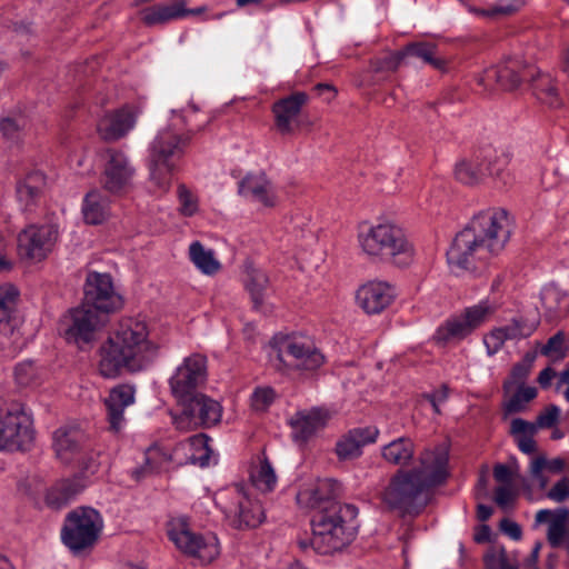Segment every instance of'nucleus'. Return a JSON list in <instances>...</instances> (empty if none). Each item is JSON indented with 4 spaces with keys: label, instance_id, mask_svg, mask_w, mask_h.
Segmentation results:
<instances>
[{
    "label": "nucleus",
    "instance_id": "20",
    "mask_svg": "<svg viewBox=\"0 0 569 569\" xmlns=\"http://www.w3.org/2000/svg\"><path fill=\"white\" fill-rule=\"evenodd\" d=\"M239 194L262 208H273L279 201L272 181L262 172L248 173L238 183Z\"/></svg>",
    "mask_w": 569,
    "mask_h": 569
},
{
    "label": "nucleus",
    "instance_id": "44",
    "mask_svg": "<svg viewBox=\"0 0 569 569\" xmlns=\"http://www.w3.org/2000/svg\"><path fill=\"white\" fill-rule=\"evenodd\" d=\"M177 211L184 218H191L200 213V198L196 191L186 184L177 187Z\"/></svg>",
    "mask_w": 569,
    "mask_h": 569
},
{
    "label": "nucleus",
    "instance_id": "56",
    "mask_svg": "<svg viewBox=\"0 0 569 569\" xmlns=\"http://www.w3.org/2000/svg\"><path fill=\"white\" fill-rule=\"evenodd\" d=\"M349 432L359 442L361 448L376 442L379 435V430L376 427L357 428Z\"/></svg>",
    "mask_w": 569,
    "mask_h": 569
},
{
    "label": "nucleus",
    "instance_id": "10",
    "mask_svg": "<svg viewBox=\"0 0 569 569\" xmlns=\"http://www.w3.org/2000/svg\"><path fill=\"white\" fill-rule=\"evenodd\" d=\"M167 535L178 550L202 563H210L220 555L217 536L194 532L184 517L171 518L167 523Z\"/></svg>",
    "mask_w": 569,
    "mask_h": 569
},
{
    "label": "nucleus",
    "instance_id": "11",
    "mask_svg": "<svg viewBox=\"0 0 569 569\" xmlns=\"http://www.w3.org/2000/svg\"><path fill=\"white\" fill-rule=\"evenodd\" d=\"M277 358L287 368L316 370L325 362V357L313 339L305 335H290L276 340Z\"/></svg>",
    "mask_w": 569,
    "mask_h": 569
},
{
    "label": "nucleus",
    "instance_id": "3",
    "mask_svg": "<svg viewBox=\"0 0 569 569\" xmlns=\"http://www.w3.org/2000/svg\"><path fill=\"white\" fill-rule=\"evenodd\" d=\"M449 452L446 445L426 449L419 466L412 470L398 471L382 492V501L391 509L412 512L426 501L427 491L442 483L448 477Z\"/></svg>",
    "mask_w": 569,
    "mask_h": 569
},
{
    "label": "nucleus",
    "instance_id": "12",
    "mask_svg": "<svg viewBox=\"0 0 569 569\" xmlns=\"http://www.w3.org/2000/svg\"><path fill=\"white\" fill-rule=\"evenodd\" d=\"M103 521L92 508H81L69 513L61 538L72 551H81L91 547L98 539Z\"/></svg>",
    "mask_w": 569,
    "mask_h": 569
},
{
    "label": "nucleus",
    "instance_id": "17",
    "mask_svg": "<svg viewBox=\"0 0 569 569\" xmlns=\"http://www.w3.org/2000/svg\"><path fill=\"white\" fill-rule=\"evenodd\" d=\"M207 358L200 353L191 355L182 361L170 378L172 395L178 401L187 400L193 396L197 387L206 380Z\"/></svg>",
    "mask_w": 569,
    "mask_h": 569
},
{
    "label": "nucleus",
    "instance_id": "1",
    "mask_svg": "<svg viewBox=\"0 0 569 569\" xmlns=\"http://www.w3.org/2000/svg\"><path fill=\"white\" fill-rule=\"evenodd\" d=\"M512 227V217L503 208L480 212L456 236L447 251L450 268L456 272L473 270L475 260H487L500 253L510 239Z\"/></svg>",
    "mask_w": 569,
    "mask_h": 569
},
{
    "label": "nucleus",
    "instance_id": "38",
    "mask_svg": "<svg viewBox=\"0 0 569 569\" xmlns=\"http://www.w3.org/2000/svg\"><path fill=\"white\" fill-rule=\"evenodd\" d=\"M509 161V157L503 152L489 153L482 161L486 177H490L503 186L510 184L512 177L508 170Z\"/></svg>",
    "mask_w": 569,
    "mask_h": 569
},
{
    "label": "nucleus",
    "instance_id": "14",
    "mask_svg": "<svg viewBox=\"0 0 569 569\" xmlns=\"http://www.w3.org/2000/svg\"><path fill=\"white\" fill-rule=\"evenodd\" d=\"M104 320L99 312L86 305L71 309L61 320L59 330L68 342L82 345L91 343Z\"/></svg>",
    "mask_w": 569,
    "mask_h": 569
},
{
    "label": "nucleus",
    "instance_id": "52",
    "mask_svg": "<svg viewBox=\"0 0 569 569\" xmlns=\"http://www.w3.org/2000/svg\"><path fill=\"white\" fill-rule=\"evenodd\" d=\"M531 369V360L527 363H517L511 370L510 377L503 383L506 393H511L516 386L525 385Z\"/></svg>",
    "mask_w": 569,
    "mask_h": 569
},
{
    "label": "nucleus",
    "instance_id": "47",
    "mask_svg": "<svg viewBox=\"0 0 569 569\" xmlns=\"http://www.w3.org/2000/svg\"><path fill=\"white\" fill-rule=\"evenodd\" d=\"M568 513H569L568 510L563 509V510H561V513L557 518L552 519L549 522L547 539H548V542L550 543V546L553 548L560 547L565 542V540L568 536V531H567Z\"/></svg>",
    "mask_w": 569,
    "mask_h": 569
},
{
    "label": "nucleus",
    "instance_id": "9",
    "mask_svg": "<svg viewBox=\"0 0 569 569\" xmlns=\"http://www.w3.org/2000/svg\"><path fill=\"white\" fill-rule=\"evenodd\" d=\"M216 505L227 521L237 529L256 528L264 520V510L243 486L233 485L216 493Z\"/></svg>",
    "mask_w": 569,
    "mask_h": 569
},
{
    "label": "nucleus",
    "instance_id": "6",
    "mask_svg": "<svg viewBox=\"0 0 569 569\" xmlns=\"http://www.w3.org/2000/svg\"><path fill=\"white\" fill-rule=\"evenodd\" d=\"M355 507L332 503L316 513L311 518L310 539L299 540L302 550L311 548L320 555H331L346 547L353 538V531L347 523V517H356Z\"/></svg>",
    "mask_w": 569,
    "mask_h": 569
},
{
    "label": "nucleus",
    "instance_id": "37",
    "mask_svg": "<svg viewBox=\"0 0 569 569\" xmlns=\"http://www.w3.org/2000/svg\"><path fill=\"white\" fill-rule=\"evenodd\" d=\"M565 468V461L561 458L548 460L545 455H538L531 458L529 473L536 480L541 489L548 485V478L545 472L558 473Z\"/></svg>",
    "mask_w": 569,
    "mask_h": 569
},
{
    "label": "nucleus",
    "instance_id": "43",
    "mask_svg": "<svg viewBox=\"0 0 569 569\" xmlns=\"http://www.w3.org/2000/svg\"><path fill=\"white\" fill-rule=\"evenodd\" d=\"M20 300V291L12 283L0 286V323H9L14 319Z\"/></svg>",
    "mask_w": 569,
    "mask_h": 569
},
{
    "label": "nucleus",
    "instance_id": "16",
    "mask_svg": "<svg viewBox=\"0 0 569 569\" xmlns=\"http://www.w3.org/2000/svg\"><path fill=\"white\" fill-rule=\"evenodd\" d=\"M59 236L52 222L31 223L18 234V252L22 258L41 261L52 251Z\"/></svg>",
    "mask_w": 569,
    "mask_h": 569
},
{
    "label": "nucleus",
    "instance_id": "24",
    "mask_svg": "<svg viewBox=\"0 0 569 569\" xmlns=\"http://www.w3.org/2000/svg\"><path fill=\"white\" fill-rule=\"evenodd\" d=\"M533 330L532 327L527 326L519 319H512L505 326L492 328L482 338L487 355L489 357L495 356L502 349L506 341L527 338Z\"/></svg>",
    "mask_w": 569,
    "mask_h": 569
},
{
    "label": "nucleus",
    "instance_id": "5",
    "mask_svg": "<svg viewBox=\"0 0 569 569\" xmlns=\"http://www.w3.org/2000/svg\"><path fill=\"white\" fill-rule=\"evenodd\" d=\"M357 242L361 253L375 262L407 267L412 263L416 256L415 247L405 231L391 222L360 229Z\"/></svg>",
    "mask_w": 569,
    "mask_h": 569
},
{
    "label": "nucleus",
    "instance_id": "57",
    "mask_svg": "<svg viewBox=\"0 0 569 569\" xmlns=\"http://www.w3.org/2000/svg\"><path fill=\"white\" fill-rule=\"evenodd\" d=\"M560 410L557 406H549L542 411L536 421L537 430L539 428H550L552 427L558 418H559Z\"/></svg>",
    "mask_w": 569,
    "mask_h": 569
},
{
    "label": "nucleus",
    "instance_id": "49",
    "mask_svg": "<svg viewBox=\"0 0 569 569\" xmlns=\"http://www.w3.org/2000/svg\"><path fill=\"white\" fill-rule=\"evenodd\" d=\"M486 569H518L517 565L508 559L503 546L491 547L483 556Z\"/></svg>",
    "mask_w": 569,
    "mask_h": 569
},
{
    "label": "nucleus",
    "instance_id": "54",
    "mask_svg": "<svg viewBox=\"0 0 569 569\" xmlns=\"http://www.w3.org/2000/svg\"><path fill=\"white\" fill-rule=\"evenodd\" d=\"M183 403V410L180 415L172 417V422L177 429L182 431H189L196 429L198 426L194 417L187 403V401H180Z\"/></svg>",
    "mask_w": 569,
    "mask_h": 569
},
{
    "label": "nucleus",
    "instance_id": "34",
    "mask_svg": "<svg viewBox=\"0 0 569 569\" xmlns=\"http://www.w3.org/2000/svg\"><path fill=\"white\" fill-rule=\"evenodd\" d=\"M47 186V178L41 171H32L19 182L17 187V197L20 204L28 210L40 199Z\"/></svg>",
    "mask_w": 569,
    "mask_h": 569
},
{
    "label": "nucleus",
    "instance_id": "8",
    "mask_svg": "<svg viewBox=\"0 0 569 569\" xmlns=\"http://www.w3.org/2000/svg\"><path fill=\"white\" fill-rule=\"evenodd\" d=\"M499 297L488 296L477 303L463 308L458 315L438 327L435 339L440 343L459 342L489 322L500 309Z\"/></svg>",
    "mask_w": 569,
    "mask_h": 569
},
{
    "label": "nucleus",
    "instance_id": "55",
    "mask_svg": "<svg viewBox=\"0 0 569 569\" xmlns=\"http://www.w3.org/2000/svg\"><path fill=\"white\" fill-rule=\"evenodd\" d=\"M14 377L20 386L29 385L36 377V368L32 361H23L16 366Z\"/></svg>",
    "mask_w": 569,
    "mask_h": 569
},
{
    "label": "nucleus",
    "instance_id": "28",
    "mask_svg": "<svg viewBox=\"0 0 569 569\" xmlns=\"http://www.w3.org/2000/svg\"><path fill=\"white\" fill-rule=\"evenodd\" d=\"M83 436L76 428L61 427L53 433V448L57 457L64 463H71L81 456L80 443Z\"/></svg>",
    "mask_w": 569,
    "mask_h": 569
},
{
    "label": "nucleus",
    "instance_id": "21",
    "mask_svg": "<svg viewBox=\"0 0 569 569\" xmlns=\"http://www.w3.org/2000/svg\"><path fill=\"white\" fill-rule=\"evenodd\" d=\"M395 298V287L381 280L368 281L360 286L356 292L357 305L368 315L382 312Z\"/></svg>",
    "mask_w": 569,
    "mask_h": 569
},
{
    "label": "nucleus",
    "instance_id": "60",
    "mask_svg": "<svg viewBox=\"0 0 569 569\" xmlns=\"http://www.w3.org/2000/svg\"><path fill=\"white\" fill-rule=\"evenodd\" d=\"M518 471V466H515L512 469L511 467H508L502 463H498L493 468V477L496 481L500 482L501 485H513L512 478L515 473Z\"/></svg>",
    "mask_w": 569,
    "mask_h": 569
},
{
    "label": "nucleus",
    "instance_id": "32",
    "mask_svg": "<svg viewBox=\"0 0 569 569\" xmlns=\"http://www.w3.org/2000/svg\"><path fill=\"white\" fill-rule=\"evenodd\" d=\"M86 486L83 479L79 477L60 480L48 489L46 503L50 508L60 509L82 492Z\"/></svg>",
    "mask_w": 569,
    "mask_h": 569
},
{
    "label": "nucleus",
    "instance_id": "35",
    "mask_svg": "<svg viewBox=\"0 0 569 569\" xmlns=\"http://www.w3.org/2000/svg\"><path fill=\"white\" fill-rule=\"evenodd\" d=\"M189 259L199 271L207 276L216 274L221 268V263L216 258L214 251L206 248L200 241L190 243Z\"/></svg>",
    "mask_w": 569,
    "mask_h": 569
},
{
    "label": "nucleus",
    "instance_id": "46",
    "mask_svg": "<svg viewBox=\"0 0 569 569\" xmlns=\"http://www.w3.org/2000/svg\"><path fill=\"white\" fill-rule=\"evenodd\" d=\"M508 400L505 408L508 412H519L523 410L528 402L533 400L537 396V389L531 386H516L511 393H506Z\"/></svg>",
    "mask_w": 569,
    "mask_h": 569
},
{
    "label": "nucleus",
    "instance_id": "2",
    "mask_svg": "<svg viewBox=\"0 0 569 569\" xmlns=\"http://www.w3.org/2000/svg\"><path fill=\"white\" fill-rule=\"evenodd\" d=\"M158 349L144 320L122 318L100 347L99 371L104 378H117L123 372H139L153 362Z\"/></svg>",
    "mask_w": 569,
    "mask_h": 569
},
{
    "label": "nucleus",
    "instance_id": "18",
    "mask_svg": "<svg viewBox=\"0 0 569 569\" xmlns=\"http://www.w3.org/2000/svg\"><path fill=\"white\" fill-rule=\"evenodd\" d=\"M142 113L138 104H126L114 111L104 113L97 123L99 136L106 141H116L130 132Z\"/></svg>",
    "mask_w": 569,
    "mask_h": 569
},
{
    "label": "nucleus",
    "instance_id": "59",
    "mask_svg": "<svg viewBox=\"0 0 569 569\" xmlns=\"http://www.w3.org/2000/svg\"><path fill=\"white\" fill-rule=\"evenodd\" d=\"M547 497L556 502H562L569 498V479L562 478L547 493Z\"/></svg>",
    "mask_w": 569,
    "mask_h": 569
},
{
    "label": "nucleus",
    "instance_id": "19",
    "mask_svg": "<svg viewBox=\"0 0 569 569\" xmlns=\"http://www.w3.org/2000/svg\"><path fill=\"white\" fill-rule=\"evenodd\" d=\"M134 168L123 152L114 149L107 151L101 178L106 190L112 193L127 191L131 186Z\"/></svg>",
    "mask_w": 569,
    "mask_h": 569
},
{
    "label": "nucleus",
    "instance_id": "22",
    "mask_svg": "<svg viewBox=\"0 0 569 569\" xmlns=\"http://www.w3.org/2000/svg\"><path fill=\"white\" fill-rule=\"evenodd\" d=\"M307 102V93L297 91L272 104L274 126L281 134H290L295 131L298 117Z\"/></svg>",
    "mask_w": 569,
    "mask_h": 569
},
{
    "label": "nucleus",
    "instance_id": "23",
    "mask_svg": "<svg viewBox=\"0 0 569 569\" xmlns=\"http://www.w3.org/2000/svg\"><path fill=\"white\" fill-rule=\"evenodd\" d=\"M136 389L131 385L122 383L112 388L104 400L109 429L119 433L126 426L124 410L133 405Z\"/></svg>",
    "mask_w": 569,
    "mask_h": 569
},
{
    "label": "nucleus",
    "instance_id": "31",
    "mask_svg": "<svg viewBox=\"0 0 569 569\" xmlns=\"http://www.w3.org/2000/svg\"><path fill=\"white\" fill-rule=\"evenodd\" d=\"M81 212L87 224H101L111 216L110 201L101 191H89L82 201Z\"/></svg>",
    "mask_w": 569,
    "mask_h": 569
},
{
    "label": "nucleus",
    "instance_id": "25",
    "mask_svg": "<svg viewBox=\"0 0 569 569\" xmlns=\"http://www.w3.org/2000/svg\"><path fill=\"white\" fill-rule=\"evenodd\" d=\"M337 491L338 486L336 481L320 479L300 489L297 493V502L302 508L319 511L329 505L337 503L333 501Z\"/></svg>",
    "mask_w": 569,
    "mask_h": 569
},
{
    "label": "nucleus",
    "instance_id": "26",
    "mask_svg": "<svg viewBox=\"0 0 569 569\" xmlns=\"http://www.w3.org/2000/svg\"><path fill=\"white\" fill-rule=\"evenodd\" d=\"M331 418L327 409L312 408L310 410L299 411L291 419L293 438L305 441L312 437L317 431L326 427Z\"/></svg>",
    "mask_w": 569,
    "mask_h": 569
},
{
    "label": "nucleus",
    "instance_id": "45",
    "mask_svg": "<svg viewBox=\"0 0 569 569\" xmlns=\"http://www.w3.org/2000/svg\"><path fill=\"white\" fill-rule=\"evenodd\" d=\"M456 178L465 184H475L486 177L483 162L479 160H461L455 168Z\"/></svg>",
    "mask_w": 569,
    "mask_h": 569
},
{
    "label": "nucleus",
    "instance_id": "40",
    "mask_svg": "<svg viewBox=\"0 0 569 569\" xmlns=\"http://www.w3.org/2000/svg\"><path fill=\"white\" fill-rule=\"evenodd\" d=\"M269 286V278L262 270L252 269L248 272L246 288L251 297L254 309L260 310L264 306Z\"/></svg>",
    "mask_w": 569,
    "mask_h": 569
},
{
    "label": "nucleus",
    "instance_id": "15",
    "mask_svg": "<svg viewBox=\"0 0 569 569\" xmlns=\"http://www.w3.org/2000/svg\"><path fill=\"white\" fill-rule=\"evenodd\" d=\"M99 313H112L123 307V298L109 273L89 271L84 282V303Z\"/></svg>",
    "mask_w": 569,
    "mask_h": 569
},
{
    "label": "nucleus",
    "instance_id": "39",
    "mask_svg": "<svg viewBox=\"0 0 569 569\" xmlns=\"http://www.w3.org/2000/svg\"><path fill=\"white\" fill-rule=\"evenodd\" d=\"M415 446L409 438H398L382 448L383 459L392 465H407L413 457Z\"/></svg>",
    "mask_w": 569,
    "mask_h": 569
},
{
    "label": "nucleus",
    "instance_id": "48",
    "mask_svg": "<svg viewBox=\"0 0 569 569\" xmlns=\"http://www.w3.org/2000/svg\"><path fill=\"white\" fill-rule=\"evenodd\" d=\"M541 300L545 308L551 312L567 311L569 308V299L567 295L555 286L543 289Z\"/></svg>",
    "mask_w": 569,
    "mask_h": 569
},
{
    "label": "nucleus",
    "instance_id": "36",
    "mask_svg": "<svg viewBox=\"0 0 569 569\" xmlns=\"http://www.w3.org/2000/svg\"><path fill=\"white\" fill-rule=\"evenodd\" d=\"M537 431L536 425L521 418L513 419L510 425V432L513 436L518 448L527 455L536 452L537 443L533 436Z\"/></svg>",
    "mask_w": 569,
    "mask_h": 569
},
{
    "label": "nucleus",
    "instance_id": "29",
    "mask_svg": "<svg viewBox=\"0 0 569 569\" xmlns=\"http://www.w3.org/2000/svg\"><path fill=\"white\" fill-rule=\"evenodd\" d=\"M186 4L184 0H171L151 6L140 11V19L147 26L166 24L186 17Z\"/></svg>",
    "mask_w": 569,
    "mask_h": 569
},
{
    "label": "nucleus",
    "instance_id": "58",
    "mask_svg": "<svg viewBox=\"0 0 569 569\" xmlns=\"http://www.w3.org/2000/svg\"><path fill=\"white\" fill-rule=\"evenodd\" d=\"M563 341V335L561 332L556 333L547 341V343L541 350V353L545 356H551L552 353H557L558 358L562 359L565 357Z\"/></svg>",
    "mask_w": 569,
    "mask_h": 569
},
{
    "label": "nucleus",
    "instance_id": "7",
    "mask_svg": "<svg viewBox=\"0 0 569 569\" xmlns=\"http://www.w3.org/2000/svg\"><path fill=\"white\" fill-rule=\"evenodd\" d=\"M211 449L209 438L196 435L176 446L154 443L144 452V471L156 472L168 469L171 465L183 466L188 463L206 467L209 465Z\"/></svg>",
    "mask_w": 569,
    "mask_h": 569
},
{
    "label": "nucleus",
    "instance_id": "41",
    "mask_svg": "<svg viewBox=\"0 0 569 569\" xmlns=\"http://www.w3.org/2000/svg\"><path fill=\"white\" fill-rule=\"evenodd\" d=\"M530 80L533 82V89L539 100L551 108L561 106L558 89L549 74L535 73L533 71Z\"/></svg>",
    "mask_w": 569,
    "mask_h": 569
},
{
    "label": "nucleus",
    "instance_id": "27",
    "mask_svg": "<svg viewBox=\"0 0 569 569\" xmlns=\"http://www.w3.org/2000/svg\"><path fill=\"white\" fill-rule=\"evenodd\" d=\"M533 68L525 66L519 59H510L503 64L486 71V80H496L505 90L518 88L522 80L530 79Z\"/></svg>",
    "mask_w": 569,
    "mask_h": 569
},
{
    "label": "nucleus",
    "instance_id": "33",
    "mask_svg": "<svg viewBox=\"0 0 569 569\" xmlns=\"http://www.w3.org/2000/svg\"><path fill=\"white\" fill-rule=\"evenodd\" d=\"M436 51L437 47L429 42L408 44L402 51L392 56V59L395 60L393 68H397L401 60L408 57H416L431 66L433 69L442 71L446 69L447 62L443 58L438 57Z\"/></svg>",
    "mask_w": 569,
    "mask_h": 569
},
{
    "label": "nucleus",
    "instance_id": "64",
    "mask_svg": "<svg viewBox=\"0 0 569 569\" xmlns=\"http://www.w3.org/2000/svg\"><path fill=\"white\" fill-rule=\"evenodd\" d=\"M448 398V390L443 387L440 390L435 391L432 395L428 396V400L433 407L435 411L439 413V405L443 402Z\"/></svg>",
    "mask_w": 569,
    "mask_h": 569
},
{
    "label": "nucleus",
    "instance_id": "42",
    "mask_svg": "<svg viewBox=\"0 0 569 569\" xmlns=\"http://www.w3.org/2000/svg\"><path fill=\"white\" fill-rule=\"evenodd\" d=\"M250 480L259 491L270 492L277 485V475L270 462L263 458L252 466Z\"/></svg>",
    "mask_w": 569,
    "mask_h": 569
},
{
    "label": "nucleus",
    "instance_id": "4",
    "mask_svg": "<svg viewBox=\"0 0 569 569\" xmlns=\"http://www.w3.org/2000/svg\"><path fill=\"white\" fill-rule=\"evenodd\" d=\"M194 132L193 128H188L186 117L174 113L152 140L150 180L159 192L163 193L169 189L177 161L184 154Z\"/></svg>",
    "mask_w": 569,
    "mask_h": 569
},
{
    "label": "nucleus",
    "instance_id": "30",
    "mask_svg": "<svg viewBox=\"0 0 569 569\" xmlns=\"http://www.w3.org/2000/svg\"><path fill=\"white\" fill-rule=\"evenodd\" d=\"M186 401L199 427H211L220 421L222 407L218 401L202 393H194Z\"/></svg>",
    "mask_w": 569,
    "mask_h": 569
},
{
    "label": "nucleus",
    "instance_id": "53",
    "mask_svg": "<svg viewBox=\"0 0 569 569\" xmlns=\"http://www.w3.org/2000/svg\"><path fill=\"white\" fill-rule=\"evenodd\" d=\"M518 490L515 485H501L495 490V502L503 510L513 506Z\"/></svg>",
    "mask_w": 569,
    "mask_h": 569
},
{
    "label": "nucleus",
    "instance_id": "13",
    "mask_svg": "<svg viewBox=\"0 0 569 569\" xmlns=\"http://www.w3.org/2000/svg\"><path fill=\"white\" fill-rule=\"evenodd\" d=\"M33 440L32 418L23 408H0V450H26Z\"/></svg>",
    "mask_w": 569,
    "mask_h": 569
},
{
    "label": "nucleus",
    "instance_id": "51",
    "mask_svg": "<svg viewBox=\"0 0 569 569\" xmlns=\"http://www.w3.org/2000/svg\"><path fill=\"white\" fill-rule=\"evenodd\" d=\"M336 451L340 459L347 460L359 457L362 452V448L349 432L337 442Z\"/></svg>",
    "mask_w": 569,
    "mask_h": 569
},
{
    "label": "nucleus",
    "instance_id": "50",
    "mask_svg": "<svg viewBox=\"0 0 569 569\" xmlns=\"http://www.w3.org/2000/svg\"><path fill=\"white\" fill-rule=\"evenodd\" d=\"M276 399V392L270 387H259L251 395V408L257 412L266 411Z\"/></svg>",
    "mask_w": 569,
    "mask_h": 569
},
{
    "label": "nucleus",
    "instance_id": "63",
    "mask_svg": "<svg viewBox=\"0 0 569 569\" xmlns=\"http://www.w3.org/2000/svg\"><path fill=\"white\" fill-rule=\"evenodd\" d=\"M500 529L513 540H519L521 538V528L515 521L502 519L500 522Z\"/></svg>",
    "mask_w": 569,
    "mask_h": 569
},
{
    "label": "nucleus",
    "instance_id": "62",
    "mask_svg": "<svg viewBox=\"0 0 569 569\" xmlns=\"http://www.w3.org/2000/svg\"><path fill=\"white\" fill-rule=\"evenodd\" d=\"M0 131L8 139H16L19 137L20 126L14 119L7 118L0 122Z\"/></svg>",
    "mask_w": 569,
    "mask_h": 569
},
{
    "label": "nucleus",
    "instance_id": "61",
    "mask_svg": "<svg viewBox=\"0 0 569 569\" xmlns=\"http://www.w3.org/2000/svg\"><path fill=\"white\" fill-rule=\"evenodd\" d=\"M82 469L83 472L94 475L98 471V461L93 455L81 452V456L73 461Z\"/></svg>",
    "mask_w": 569,
    "mask_h": 569
}]
</instances>
